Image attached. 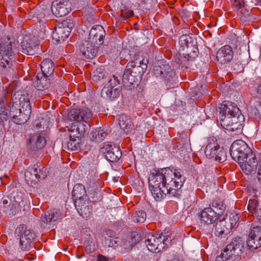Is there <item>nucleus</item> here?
<instances>
[{"label":"nucleus","instance_id":"f257e3e1","mask_svg":"<svg viewBox=\"0 0 261 261\" xmlns=\"http://www.w3.org/2000/svg\"><path fill=\"white\" fill-rule=\"evenodd\" d=\"M184 178L179 169H161L151 173L148 178L149 188L156 201L167 194L176 196L183 185Z\"/></svg>","mask_w":261,"mask_h":261},{"label":"nucleus","instance_id":"f03ea898","mask_svg":"<svg viewBox=\"0 0 261 261\" xmlns=\"http://www.w3.org/2000/svg\"><path fill=\"white\" fill-rule=\"evenodd\" d=\"M220 109V124L223 128L231 132L241 128L244 118L236 103L224 101Z\"/></svg>","mask_w":261,"mask_h":261},{"label":"nucleus","instance_id":"7ed1b4c3","mask_svg":"<svg viewBox=\"0 0 261 261\" xmlns=\"http://www.w3.org/2000/svg\"><path fill=\"white\" fill-rule=\"evenodd\" d=\"M20 108L17 109L13 104L10 108L9 113L6 108L3 100H0V123L11 118L16 124H24L29 120L31 114V106L29 100L24 98L20 100Z\"/></svg>","mask_w":261,"mask_h":261},{"label":"nucleus","instance_id":"20e7f679","mask_svg":"<svg viewBox=\"0 0 261 261\" xmlns=\"http://www.w3.org/2000/svg\"><path fill=\"white\" fill-rule=\"evenodd\" d=\"M68 118L74 121L68 128L69 138L81 139L88 129L90 125L86 124L92 117L91 111L88 108L71 109L68 114Z\"/></svg>","mask_w":261,"mask_h":261},{"label":"nucleus","instance_id":"39448f33","mask_svg":"<svg viewBox=\"0 0 261 261\" xmlns=\"http://www.w3.org/2000/svg\"><path fill=\"white\" fill-rule=\"evenodd\" d=\"M14 54L12 45L10 42L8 44H0V66L3 71L7 75H14L17 68L13 65Z\"/></svg>","mask_w":261,"mask_h":261},{"label":"nucleus","instance_id":"423d86ee","mask_svg":"<svg viewBox=\"0 0 261 261\" xmlns=\"http://www.w3.org/2000/svg\"><path fill=\"white\" fill-rule=\"evenodd\" d=\"M243 242L240 238H235L224 249L220 256L216 258L215 261H227L236 259L237 256L242 252Z\"/></svg>","mask_w":261,"mask_h":261},{"label":"nucleus","instance_id":"0eeeda50","mask_svg":"<svg viewBox=\"0 0 261 261\" xmlns=\"http://www.w3.org/2000/svg\"><path fill=\"white\" fill-rule=\"evenodd\" d=\"M204 153L207 158L219 163L226 160V153L224 149L213 139L209 141L205 147Z\"/></svg>","mask_w":261,"mask_h":261},{"label":"nucleus","instance_id":"6e6552de","mask_svg":"<svg viewBox=\"0 0 261 261\" xmlns=\"http://www.w3.org/2000/svg\"><path fill=\"white\" fill-rule=\"evenodd\" d=\"M147 59L145 60L143 57L137 55L135 56L134 60L129 62L126 67V75L134 73L136 77H141L147 68Z\"/></svg>","mask_w":261,"mask_h":261},{"label":"nucleus","instance_id":"1a4fd4ad","mask_svg":"<svg viewBox=\"0 0 261 261\" xmlns=\"http://www.w3.org/2000/svg\"><path fill=\"white\" fill-rule=\"evenodd\" d=\"M162 235L163 237L162 239L161 235H150L148 236L147 240L145 241V244L148 250L152 252H159L162 249L165 248L168 243L171 241L170 238L169 239V235Z\"/></svg>","mask_w":261,"mask_h":261},{"label":"nucleus","instance_id":"9d476101","mask_svg":"<svg viewBox=\"0 0 261 261\" xmlns=\"http://www.w3.org/2000/svg\"><path fill=\"white\" fill-rule=\"evenodd\" d=\"M251 152L247 144L241 140L233 142L230 148V154L234 161H239L248 158Z\"/></svg>","mask_w":261,"mask_h":261},{"label":"nucleus","instance_id":"9b49d317","mask_svg":"<svg viewBox=\"0 0 261 261\" xmlns=\"http://www.w3.org/2000/svg\"><path fill=\"white\" fill-rule=\"evenodd\" d=\"M73 27L71 19H67L59 23L53 32V39L56 40L58 43L64 42L68 37Z\"/></svg>","mask_w":261,"mask_h":261},{"label":"nucleus","instance_id":"f8f14e48","mask_svg":"<svg viewBox=\"0 0 261 261\" xmlns=\"http://www.w3.org/2000/svg\"><path fill=\"white\" fill-rule=\"evenodd\" d=\"M15 233L19 237L21 249L24 250L29 249L32 241L35 237L34 232L28 229L25 225L21 224L16 228Z\"/></svg>","mask_w":261,"mask_h":261},{"label":"nucleus","instance_id":"ddd939ff","mask_svg":"<svg viewBox=\"0 0 261 261\" xmlns=\"http://www.w3.org/2000/svg\"><path fill=\"white\" fill-rule=\"evenodd\" d=\"M248 249L254 250L261 246V227L256 226L251 229L247 241Z\"/></svg>","mask_w":261,"mask_h":261},{"label":"nucleus","instance_id":"4468645a","mask_svg":"<svg viewBox=\"0 0 261 261\" xmlns=\"http://www.w3.org/2000/svg\"><path fill=\"white\" fill-rule=\"evenodd\" d=\"M51 10L56 16H64L71 10V3L68 0L57 1L51 5Z\"/></svg>","mask_w":261,"mask_h":261},{"label":"nucleus","instance_id":"2eb2a0df","mask_svg":"<svg viewBox=\"0 0 261 261\" xmlns=\"http://www.w3.org/2000/svg\"><path fill=\"white\" fill-rule=\"evenodd\" d=\"M105 34V30L101 25H96L91 29L87 40L97 45H100L103 43Z\"/></svg>","mask_w":261,"mask_h":261},{"label":"nucleus","instance_id":"dca6fc26","mask_svg":"<svg viewBox=\"0 0 261 261\" xmlns=\"http://www.w3.org/2000/svg\"><path fill=\"white\" fill-rule=\"evenodd\" d=\"M106 159L111 162H116L121 156V151L118 147L105 144L101 149Z\"/></svg>","mask_w":261,"mask_h":261},{"label":"nucleus","instance_id":"f3484780","mask_svg":"<svg viewBox=\"0 0 261 261\" xmlns=\"http://www.w3.org/2000/svg\"><path fill=\"white\" fill-rule=\"evenodd\" d=\"M98 45L90 41L85 40L80 47L82 55L87 59H92L98 51Z\"/></svg>","mask_w":261,"mask_h":261},{"label":"nucleus","instance_id":"a211bd4d","mask_svg":"<svg viewBox=\"0 0 261 261\" xmlns=\"http://www.w3.org/2000/svg\"><path fill=\"white\" fill-rule=\"evenodd\" d=\"M233 56L231 47L229 45H224L218 49L216 54L217 61L221 63L224 64L230 62Z\"/></svg>","mask_w":261,"mask_h":261},{"label":"nucleus","instance_id":"6ab92c4d","mask_svg":"<svg viewBox=\"0 0 261 261\" xmlns=\"http://www.w3.org/2000/svg\"><path fill=\"white\" fill-rule=\"evenodd\" d=\"M248 158L239 161L238 163L240 166L242 170L246 174H251L252 172L255 171L258 163L255 157H251L248 160Z\"/></svg>","mask_w":261,"mask_h":261},{"label":"nucleus","instance_id":"aec40b11","mask_svg":"<svg viewBox=\"0 0 261 261\" xmlns=\"http://www.w3.org/2000/svg\"><path fill=\"white\" fill-rule=\"evenodd\" d=\"M218 219V214L211 207L204 208L201 212L200 221L205 224H212Z\"/></svg>","mask_w":261,"mask_h":261},{"label":"nucleus","instance_id":"412c9836","mask_svg":"<svg viewBox=\"0 0 261 261\" xmlns=\"http://www.w3.org/2000/svg\"><path fill=\"white\" fill-rule=\"evenodd\" d=\"M46 144L45 138L40 134H34L29 139L28 146L32 150L40 149Z\"/></svg>","mask_w":261,"mask_h":261},{"label":"nucleus","instance_id":"4be33fe9","mask_svg":"<svg viewBox=\"0 0 261 261\" xmlns=\"http://www.w3.org/2000/svg\"><path fill=\"white\" fill-rule=\"evenodd\" d=\"M62 218V213L57 209L50 210L44 214H42L41 220L45 224H50L51 222L60 220Z\"/></svg>","mask_w":261,"mask_h":261},{"label":"nucleus","instance_id":"5701e85b","mask_svg":"<svg viewBox=\"0 0 261 261\" xmlns=\"http://www.w3.org/2000/svg\"><path fill=\"white\" fill-rule=\"evenodd\" d=\"M22 51L29 55L35 54L38 48L37 44L33 42L28 36H25L21 43Z\"/></svg>","mask_w":261,"mask_h":261},{"label":"nucleus","instance_id":"b1692460","mask_svg":"<svg viewBox=\"0 0 261 261\" xmlns=\"http://www.w3.org/2000/svg\"><path fill=\"white\" fill-rule=\"evenodd\" d=\"M49 77L38 73L36 76V80L34 82L36 88L40 91L47 89L50 84Z\"/></svg>","mask_w":261,"mask_h":261},{"label":"nucleus","instance_id":"393cba45","mask_svg":"<svg viewBox=\"0 0 261 261\" xmlns=\"http://www.w3.org/2000/svg\"><path fill=\"white\" fill-rule=\"evenodd\" d=\"M227 221L223 219L217 222L215 228V234L220 237L223 234L226 235L229 233L230 231V227L229 225H227Z\"/></svg>","mask_w":261,"mask_h":261},{"label":"nucleus","instance_id":"a878e982","mask_svg":"<svg viewBox=\"0 0 261 261\" xmlns=\"http://www.w3.org/2000/svg\"><path fill=\"white\" fill-rule=\"evenodd\" d=\"M120 94L118 88L113 89L108 86H105L101 91V96L105 99L112 100L118 97Z\"/></svg>","mask_w":261,"mask_h":261},{"label":"nucleus","instance_id":"bb28decb","mask_svg":"<svg viewBox=\"0 0 261 261\" xmlns=\"http://www.w3.org/2000/svg\"><path fill=\"white\" fill-rule=\"evenodd\" d=\"M41 73L46 76L50 77L54 71V65L52 61L49 59H45L41 64Z\"/></svg>","mask_w":261,"mask_h":261},{"label":"nucleus","instance_id":"cd10ccee","mask_svg":"<svg viewBox=\"0 0 261 261\" xmlns=\"http://www.w3.org/2000/svg\"><path fill=\"white\" fill-rule=\"evenodd\" d=\"M118 120L121 129L125 133H128L132 129V123L127 116L122 114L119 116Z\"/></svg>","mask_w":261,"mask_h":261},{"label":"nucleus","instance_id":"c85d7f7f","mask_svg":"<svg viewBox=\"0 0 261 261\" xmlns=\"http://www.w3.org/2000/svg\"><path fill=\"white\" fill-rule=\"evenodd\" d=\"M92 139L95 142H101L107 136V133L103 128H97L91 133Z\"/></svg>","mask_w":261,"mask_h":261},{"label":"nucleus","instance_id":"c756f323","mask_svg":"<svg viewBox=\"0 0 261 261\" xmlns=\"http://www.w3.org/2000/svg\"><path fill=\"white\" fill-rule=\"evenodd\" d=\"M86 194V190L84 186L78 184L74 185L72 192V197L75 199H81Z\"/></svg>","mask_w":261,"mask_h":261},{"label":"nucleus","instance_id":"7c9ffc66","mask_svg":"<svg viewBox=\"0 0 261 261\" xmlns=\"http://www.w3.org/2000/svg\"><path fill=\"white\" fill-rule=\"evenodd\" d=\"M179 43L183 49L193 46L192 42V38L188 35H183L180 36L179 40Z\"/></svg>","mask_w":261,"mask_h":261},{"label":"nucleus","instance_id":"2f4dec72","mask_svg":"<svg viewBox=\"0 0 261 261\" xmlns=\"http://www.w3.org/2000/svg\"><path fill=\"white\" fill-rule=\"evenodd\" d=\"M105 76V71L101 67L97 68L93 71L92 75V80L96 83L100 82Z\"/></svg>","mask_w":261,"mask_h":261},{"label":"nucleus","instance_id":"473e14b6","mask_svg":"<svg viewBox=\"0 0 261 261\" xmlns=\"http://www.w3.org/2000/svg\"><path fill=\"white\" fill-rule=\"evenodd\" d=\"M132 218L134 222L142 223L146 219V214L144 211H137L132 215Z\"/></svg>","mask_w":261,"mask_h":261},{"label":"nucleus","instance_id":"72a5a7b5","mask_svg":"<svg viewBox=\"0 0 261 261\" xmlns=\"http://www.w3.org/2000/svg\"><path fill=\"white\" fill-rule=\"evenodd\" d=\"M223 220L227 221L228 223L227 224V225L229 226L231 230L232 227H233L238 222L240 216L238 214L231 213L228 217L223 218Z\"/></svg>","mask_w":261,"mask_h":261},{"label":"nucleus","instance_id":"f704fd0d","mask_svg":"<svg viewBox=\"0 0 261 261\" xmlns=\"http://www.w3.org/2000/svg\"><path fill=\"white\" fill-rule=\"evenodd\" d=\"M69 140L67 143V147L69 150H75L80 147V142L81 139L75 137L69 138Z\"/></svg>","mask_w":261,"mask_h":261},{"label":"nucleus","instance_id":"c9c22d12","mask_svg":"<svg viewBox=\"0 0 261 261\" xmlns=\"http://www.w3.org/2000/svg\"><path fill=\"white\" fill-rule=\"evenodd\" d=\"M141 77H139L138 79L136 77V75L134 73H131L130 74H128L126 75V70L124 71V73L123 75V80L124 81H126L128 84L130 85H134L135 84H137L139 81L141 80Z\"/></svg>","mask_w":261,"mask_h":261},{"label":"nucleus","instance_id":"e433bc0d","mask_svg":"<svg viewBox=\"0 0 261 261\" xmlns=\"http://www.w3.org/2000/svg\"><path fill=\"white\" fill-rule=\"evenodd\" d=\"M247 208L251 213H254L258 208L257 202L255 199H250L248 201Z\"/></svg>","mask_w":261,"mask_h":261},{"label":"nucleus","instance_id":"4c0bfd02","mask_svg":"<svg viewBox=\"0 0 261 261\" xmlns=\"http://www.w3.org/2000/svg\"><path fill=\"white\" fill-rule=\"evenodd\" d=\"M119 83V80L117 79V77L115 75H113L111 76L109 79L108 82L105 85V86H108V87H110L113 89H115L114 88L118 85Z\"/></svg>","mask_w":261,"mask_h":261},{"label":"nucleus","instance_id":"58836bf2","mask_svg":"<svg viewBox=\"0 0 261 261\" xmlns=\"http://www.w3.org/2000/svg\"><path fill=\"white\" fill-rule=\"evenodd\" d=\"M164 66L165 67L164 69H162V68L161 66H159L158 67V68H156L155 71H156V74H158V73H157V71H159L160 75L163 76V77H165L166 79L167 77L166 75L169 72V71L167 70L169 69V66L168 65H164Z\"/></svg>","mask_w":261,"mask_h":261},{"label":"nucleus","instance_id":"ea45409f","mask_svg":"<svg viewBox=\"0 0 261 261\" xmlns=\"http://www.w3.org/2000/svg\"><path fill=\"white\" fill-rule=\"evenodd\" d=\"M121 15L122 18L126 19L133 16L134 15V12L131 10H128L125 11L122 10Z\"/></svg>","mask_w":261,"mask_h":261},{"label":"nucleus","instance_id":"a19ab883","mask_svg":"<svg viewBox=\"0 0 261 261\" xmlns=\"http://www.w3.org/2000/svg\"><path fill=\"white\" fill-rule=\"evenodd\" d=\"M232 5L237 9H241L244 7V3L243 0H234Z\"/></svg>","mask_w":261,"mask_h":261},{"label":"nucleus","instance_id":"79ce46f5","mask_svg":"<svg viewBox=\"0 0 261 261\" xmlns=\"http://www.w3.org/2000/svg\"><path fill=\"white\" fill-rule=\"evenodd\" d=\"M254 214L258 221L261 223V208L256 209L255 211Z\"/></svg>","mask_w":261,"mask_h":261},{"label":"nucleus","instance_id":"37998d69","mask_svg":"<svg viewBox=\"0 0 261 261\" xmlns=\"http://www.w3.org/2000/svg\"><path fill=\"white\" fill-rule=\"evenodd\" d=\"M34 176L36 178H37V179H41V178H44L45 177V174H39L37 173V169H35L34 170Z\"/></svg>","mask_w":261,"mask_h":261},{"label":"nucleus","instance_id":"c03bdc74","mask_svg":"<svg viewBox=\"0 0 261 261\" xmlns=\"http://www.w3.org/2000/svg\"><path fill=\"white\" fill-rule=\"evenodd\" d=\"M257 165L258 166V173H257L258 179V180H261V158L259 159L258 164Z\"/></svg>","mask_w":261,"mask_h":261},{"label":"nucleus","instance_id":"a18cd8bd","mask_svg":"<svg viewBox=\"0 0 261 261\" xmlns=\"http://www.w3.org/2000/svg\"><path fill=\"white\" fill-rule=\"evenodd\" d=\"M24 175L26 181L29 183V182L31 180V178L30 176L32 175V173L30 172L27 171L25 173Z\"/></svg>","mask_w":261,"mask_h":261},{"label":"nucleus","instance_id":"49530a36","mask_svg":"<svg viewBox=\"0 0 261 261\" xmlns=\"http://www.w3.org/2000/svg\"><path fill=\"white\" fill-rule=\"evenodd\" d=\"M97 261H108V259L103 255H99L97 257Z\"/></svg>","mask_w":261,"mask_h":261},{"label":"nucleus","instance_id":"de8ad7c7","mask_svg":"<svg viewBox=\"0 0 261 261\" xmlns=\"http://www.w3.org/2000/svg\"><path fill=\"white\" fill-rule=\"evenodd\" d=\"M257 92L258 93L261 94V84L257 87Z\"/></svg>","mask_w":261,"mask_h":261},{"label":"nucleus","instance_id":"09e8293b","mask_svg":"<svg viewBox=\"0 0 261 261\" xmlns=\"http://www.w3.org/2000/svg\"><path fill=\"white\" fill-rule=\"evenodd\" d=\"M3 203H4V204L7 203V200H3Z\"/></svg>","mask_w":261,"mask_h":261},{"label":"nucleus","instance_id":"8fccbe9b","mask_svg":"<svg viewBox=\"0 0 261 261\" xmlns=\"http://www.w3.org/2000/svg\"><path fill=\"white\" fill-rule=\"evenodd\" d=\"M81 210L82 211H83V208L82 207H81Z\"/></svg>","mask_w":261,"mask_h":261}]
</instances>
